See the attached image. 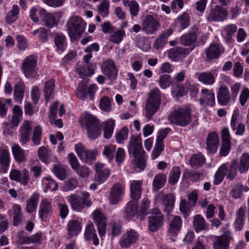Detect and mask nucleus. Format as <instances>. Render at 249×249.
<instances>
[{"label":"nucleus","mask_w":249,"mask_h":249,"mask_svg":"<svg viewBox=\"0 0 249 249\" xmlns=\"http://www.w3.org/2000/svg\"><path fill=\"white\" fill-rule=\"evenodd\" d=\"M54 43L56 50L59 52H64L67 48V38L61 33H55L54 34Z\"/></svg>","instance_id":"72a5a7b5"},{"label":"nucleus","mask_w":249,"mask_h":249,"mask_svg":"<svg viewBox=\"0 0 249 249\" xmlns=\"http://www.w3.org/2000/svg\"><path fill=\"white\" fill-rule=\"evenodd\" d=\"M160 23L157 14H148L142 20V31L145 34L153 35L159 30Z\"/></svg>","instance_id":"0eeeda50"},{"label":"nucleus","mask_w":249,"mask_h":249,"mask_svg":"<svg viewBox=\"0 0 249 249\" xmlns=\"http://www.w3.org/2000/svg\"><path fill=\"white\" fill-rule=\"evenodd\" d=\"M205 161V158L200 153L195 154L192 156L189 162L192 167H200Z\"/></svg>","instance_id":"4d7b16f0"},{"label":"nucleus","mask_w":249,"mask_h":249,"mask_svg":"<svg viewBox=\"0 0 249 249\" xmlns=\"http://www.w3.org/2000/svg\"><path fill=\"white\" fill-rule=\"evenodd\" d=\"M128 130L126 127H124L115 134L116 141L118 143H123L128 138Z\"/></svg>","instance_id":"0e129e2a"},{"label":"nucleus","mask_w":249,"mask_h":249,"mask_svg":"<svg viewBox=\"0 0 249 249\" xmlns=\"http://www.w3.org/2000/svg\"><path fill=\"white\" fill-rule=\"evenodd\" d=\"M239 111L238 109L233 110L230 122V125L232 131L238 136H243L246 131V126L244 123H238Z\"/></svg>","instance_id":"ddd939ff"},{"label":"nucleus","mask_w":249,"mask_h":249,"mask_svg":"<svg viewBox=\"0 0 249 249\" xmlns=\"http://www.w3.org/2000/svg\"><path fill=\"white\" fill-rule=\"evenodd\" d=\"M249 190V187L247 185H243L241 183H237L233 185L230 191L232 197L237 199L241 197L243 192H247Z\"/></svg>","instance_id":"49530a36"},{"label":"nucleus","mask_w":249,"mask_h":249,"mask_svg":"<svg viewBox=\"0 0 249 249\" xmlns=\"http://www.w3.org/2000/svg\"><path fill=\"white\" fill-rule=\"evenodd\" d=\"M54 88L55 84L53 79H50L45 83L43 92L45 100L47 102L53 98L54 96Z\"/></svg>","instance_id":"ea45409f"},{"label":"nucleus","mask_w":249,"mask_h":249,"mask_svg":"<svg viewBox=\"0 0 249 249\" xmlns=\"http://www.w3.org/2000/svg\"><path fill=\"white\" fill-rule=\"evenodd\" d=\"M102 70L103 74L110 80L114 81L116 79L118 71L113 60L108 59L104 61L102 65Z\"/></svg>","instance_id":"f3484780"},{"label":"nucleus","mask_w":249,"mask_h":249,"mask_svg":"<svg viewBox=\"0 0 249 249\" xmlns=\"http://www.w3.org/2000/svg\"><path fill=\"white\" fill-rule=\"evenodd\" d=\"M42 137V128L39 125L36 126L33 132L32 141L34 145H38L40 144Z\"/></svg>","instance_id":"69168bd1"},{"label":"nucleus","mask_w":249,"mask_h":249,"mask_svg":"<svg viewBox=\"0 0 249 249\" xmlns=\"http://www.w3.org/2000/svg\"><path fill=\"white\" fill-rule=\"evenodd\" d=\"M81 223L79 220L72 219L67 224V230L69 235H76L81 230Z\"/></svg>","instance_id":"c03bdc74"},{"label":"nucleus","mask_w":249,"mask_h":249,"mask_svg":"<svg viewBox=\"0 0 249 249\" xmlns=\"http://www.w3.org/2000/svg\"><path fill=\"white\" fill-rule=\"evenodd\" d=\"M192 109L190 106L179 107L175 109L168 116L170 124L185 127L192 122Z\"/></svg>","instance_id":"f03ea898"},{"label":"nucleus","mask_w":249,"mask_h":249,"mask_svg":"<svg viewBox=\"0 0 249 249\" xmlns=\"http://www.w3.org/2000/svg\"><path fill=\"white\" fill-rule=\"evenodd\" d=\"M109 4V0H103L98 5V13L102 17L106 18L108 16Z\"/></svg>","instance_id":"e2e57ef3"},{"label":"nucleus","mask_w":249,"mask_h":249,"mask_svg":"<svg viewBox=\"0 0 249 249\" xmlns=\"http://www.w3.org/2000/svg\"><path fill=\"white\" fill-rule=\"evenodd\" d=\"M228 12L226 9L220 6H216L212 8L210 12L206 14V19L209 21H222L227 18Z\"/></svg>","instance_id":"9b49d317"},{"label":"nucleus","mask_w":249,"mask_h":249,"mask_svg":"<svg viewBox=\"0 0 249 249\" xmlns=\"http://www.w3.org/2000/svg\"><path fill=\"white\" fill-rule=\"evenodd\" d=\"M125 36V32L124 30H117L110 33L109 40L115 44H119L123 40Z\"/></svg>","instance_id":"13d9d810"},{"label":"nucleus","mask_w":249,"mask_h":249,"mask_svg":"<svg viewBox=\"0 0 249 249\" xmlns=\"http://www.w3.org/2000/svg\"><path fill=\"white\" fill-rule=\"evenodd\" d=\"M19 10L18 5L14 4L12 6L11 10L6 14L5 16V19L7 24H11L17 20Z\"/></svg>","instance_id":"09e8293b"},{"label":"nucleus","mask_w":249,"mask_h":249,"mask_svg":"<svg viewBox=\"0 0 249 249\" xmlns=\"http://www.w3.org/2000/svg\"><path fill=\"white\" fill-rule=\"evenodd\" d=\"M175 197L172 194H168L164 196L163 200V211L167 214L173 211L175 205Z\"/></svg>","instance_id":"58836bf2"},{"label":"nucleus","mask_w":249,"mask_h":249,"mask_svg":"<svg viewBox=\"0 0 249 249\" xmlns=\"http://www.w3.org/2000/svg\"><path fill=\"white\" fill-rule=\"evenodd\" d=\"M222 145L220 150L219 155L221 157L226 156L229 153L231 148V137L229 129L225 127L221 130Z\"/></svg>","instance_id":"2eb2a0df"},{"label":"nucleus","mask_w":249,"mask_h":249,"mask_svg":"<svg viewBox=\"0 0 249 249\" xmlns=\"http://www.w3.org/2000/svg\"><path fill=\"white\" fill-rule=\"evenodd\" d=\"M138 212V202L132 200L127 203L123 211V217L126 220H130Z\"/></svg>","instance_id":"aec40b11"},{"label":"nucleus","mask_w":249,"mask_h":249,"mask_svg":"<svg viewBox=\"0 0 249 249\" xmlns=\"http://www.w3.org/2000/svg\"><path fill=\"white\" fill-rule=\"evenodd\" d=\"M191 50L184 47H175L170 49L168 52V56L172 61H178L182 60L189 54Z\"/></svg>","instance_id":"a211bd4d"},{"label":"nucleus","mask_w":249,"mask_h":249,"mask_svg":"<svg viewBox=\"0 0 249 249\" xmlns=\"http://www.w3.org/2000/svg\"><path fill=\"white\" fill-rule=\"evenodd\" d=\"M76 152L80 159L84 162L89 163L96 159V156L91 150H87L81 143L75 146Z\"/></svg>","instance_id":"6ab92c4d"},{"label":"nucleus","mask_w":249,"mask_h":249,"mask_svg":"<svg viewBox=\"0 0 249 249\" xmlns=\"http://www.w3.org/2000/svg\"><path fill=\"white\" fill-rule=\"evenodd\" d=\"M33 165L31 172L36 178H40L42 173V166L37 160H32L31 161Z\"/></svg>","instance_id":"338daca9"},{"label":"nucleus","mask_w":249,"mask_h":249,"mask_svg":"<svg viewBox=\"0 0 249 249\" xmlns=\"http://www.w3.org/2000/svg\"><path fill=\"white\" fill-rule=\"evenodd\" d=\"M15 161L18 163L25 162L26 160L25 151L18 144H14L11 148Z\"/></svg>","instance_id":"e433bc0d"},{"label":"nucleus","mask_w":249,"mask_h":249,"mask_svg":"<svg viewBox=\"0 0 249 249\" xmlns=\"http://www.w3.org/2000/svg\"><path fill=\"white\" fill-rule=\"evenodd\" d=\"M57 209L60 217L63 219H65L69 213V209L67 204L63 200L57 203Z\"/></svg>","instance_id":"680f3d73"},{"label":"nucleus","mask_w":249,"mask_h":249,"mask_svg":"<svg viewBox=\"0 0 249 249\" xmlns=\"http://www.w3.org/2000/svg\"><path fill=\"white\" fill-rule=\"evenodd\" d=\"M115 125V121L113 119H108L103 123V136L105 139H109L113 132Z\"/></svg>","instance_id":"37998d69"},{"label":"nucleus","mask_w":249,"mask_h":249,"mask_svg":"<svg viewBox=\"0 0 249 249\" xmlns=\"http://www.w3.org/2000/svg\"><path fill=\"white\" fill-rule=\"evenodd\" d=\"M166 175L163 173H159L154 178L152 187L153 190L158 191L162 188L166 182Z\"/></svg>","instance_id":"de8ad7c7"},{"label":"nucleus","mask_w":249,"mask_h":249,"mask_svg":"<svg viewBox=\"0 0 249 249\" xmlns=\"http://www.w3.org/2000/svg\"><path fill=\"white\" fill-rule=\"evenodd\" d=\"M66 26L69 36L75 38L81 36L85 29L86 23L81 17L74 16L69 18Z\"/></svg>","instance_id":"20e7f679"},{"label":"nucleus","mask_w":249,"mask_h":249,"mask_svg":"<svg viewBox=\"0 0 249 249\" xmlns=\"http://www.w3.org/2000/svg\"><path fill=\"white\" fill-rule=\"evenodd\" d=\"M116 147L115 145L109 144L105 146L103 154L108 159L109 161L113 160L114 154L116 151Z\"/></svg>","instance_id":"774afa93"},{"label":"nucleus","mask_w":249,"mask_h":249,"mask_svg":"<svg viewBox=\"0 0 249 249\" xmlns=\"http://www.w3.org/2000/svg\"><path fill=\"white\" fill-rule=\"evenodd\" d=\"M95 181L99 184H102L106 180L110 175V171L106 165L101 162L95 164Z\"/></svg>","instance_id":"f8f14e48"},{"label":"nucleus","mask_w":249,"mask_h":249,"mask_svg":"<svg viewBox=\"0 0 249 249\" xmlns=\"http://www.w3.org/2000/svg\"><path fill=\"white\" fill-rule=\"evenodd\" d=\"M139 238V234L133 229L127 230L121 237L119 243L122 248L127 249L136 243Z\"/></svg>","instance_id":"1a4fd4ad"},{"label":"nucleus","mask_w":249,"mask_h":249,"mask_svg":"<svg viewBox=\"0 0 249 249\" xmlns=\"http://www.w3.org/2000/svg\"><path fill=\"white\" fill-rule=\"evenodd\" d=\"M96 65L94 64H85L84 66H79L76 69L78 74L83 78L85 76H90L94 73Z\"/></svg>","instance_id":"a19ab883"},{"label":"nucleus","mask_w":249,"mask_h":249,"mask_svg":"<svg viewBox=\"0 0 249 249\" xmlns=\"http://www.w3.org/2000/svg\"><path fill=\"white\" fill-rule=\"evenodd\" d=\"M122 3L125 6H128L132 17H137L139 13L140 7L139 3L135 0H123Z\"/></svg>","instance_id":"8fccbe9b"},{"label":"nucleus","mask_w":249,"mask_h":249,"mask_svg":"<svg viewBox=\"0 0 249 249\" xmlns=\"http://www.w3.org/2000/svg\"><path fill=\"white\" fill-rule=\"evenodd\" d=\"M124 193V186L120 183L113 185L110 189L109 196L110 203L112 205L118 204L122 200Z\"/></svg>","instance_id":"4468645a"},{"label":"nucleus","mask_w":249,"mask_h":249,"mask_svg":"<svg viewBox=\"0 0 249 249\" xmlns=\"http://www.w3.org/2000/svg\"><path fill=\"white\" fill-rule=\"evenodd\" d=\"M182 225V220L180 216L175 215L170 221L168 228V234L170 236H176L180 231Z\"/></svg>","instance_id":"b1692460"},{"label":"nucleus","mask_w":249,"mask_h":249,"mask_svg":"<svg viewBox=\"0 0 249 249\" xmlns=\"http://www.w3.org/2000/svg\"><path fill=\"white\" fill-rule=\"evenodd\" d=\"M148 219L149 220L148 227L149 230L152 232H155L158 230L162 225L163 221L162 215H151L149 216Z\"/></svg>","instance_id":"79ce46f5"},{"label":"nucleus","mask_w":249,"mask_h":249,"mask_svg":"<svg viewBox=\"0 0 249 249\" xmlns=\"http://www.w3.org/2000/svg\"><path fill=\"white\" fill-rule=\"evenodd\" d=\"M193 224L196 232L208 229V225L205 219L200 214H197L194 217Z\"/></svg>","instance_id":"a18cd8bd"},{"label":"nucleus","mask_w":249,"mask_h":249,"mask_svg":"<svg viewBox=\"0 0 249 249\" xmlns=\"http://www.w3.org/2000/svg\"><path fill=\"white\" fill-rule=\"evenodd\" d=\"M237 163V160L233 159L231 162L223 163L220 166L225 177L230 181L233 180L238 175V171L236 168Z\"/></svg>","instance_id":"9d476101"},{"label":"nucleus","mask_w":249,"mask_h":249,"mask_svg":"<svg viewBox=\"0 0 249 249\" xmlns=\"http://www.w3.org/2000/svg\"><path fill=\"white\" fill-rule=\"evenodd\" d=\"M236 168L241 174H246L249 169V154L244 153L239 159Z\"/></svg>","instance_id":"4c0bfd02"},{"label":"nucleus","mask_w":249,"mask_h":249,"mask_svg":"<svg viewBox=\"0 0 249 249\" xmlns=\"http://www.w3.org/2000/svg\"><path fill=\"white\" fill-rule=\"evenodd\" d=\"M31 131V122L28 121H24L19 129V140L22 145L27 143L29 141Z\"/></svg>","instance_id":"c756f323"},{"label":"nucleus","mask_w":249,"mask_h":249,"mask_svg":"<svg viewBox=\"0 0 249 249\" xmlns=\"http://www.w3.org/2000/svg\"><path fill=\"white\" fill-rule=\"evenodd\" d=\"M38 198V195L34 194L31 198L27 200L26 211L28 213H31L36 211Z\"/></svg>","instance_id":"603ef678"},{"label":"nucleus","mask_w":249,"mask_h":249,"mask_svg":"<svg viewBox=\"0 0 249 249\" xmlns=\"http://www.w3.org/2000/svg\"><path fill=\"white\" fill-rule=\"evenodd\" d=\"M81 194V197H78L75 194H71L68 197L72 210L78 212H81L85 208L90 207L92 205L89 198L90 194L88 192H82Z\"/></svg>","instance_id":"423d86ee"},{"label":"nucleus","mask_w":249,"mask_h":249,"mask_svg":"<svg viewBox=\"0 0 249 249\" xmlns=\"http://www.w3.org/2000/svg\"><path fill=\"white\" fill-rule=\"evenodd\" d=\"M53 172L60 180H63L67 178L66 167L61 164H54L53 167Z\"/></svg>","instance_id":"6e6d98bb"},{"label":"nucleus","mask_w":249,"mask_h":249,"mask_svg":"<svg viewBox=\"0 0 249 249\" xmlns=\"http://www.w3.org/2000/svg\"><path fill=\"white\" fill-rule=\"evenodd\" d=\"M196 35L194 33H190L182 36L180 40L181 43L183 45L189 46L193 45V47H194V44L196 41ZM193 49V48H192L191 50L192 51Z\"/></svg>","instance_id":"864d4df0"},{"label":"nucleus","mask_w":249,"mask_h":249,"mask_svg":"<svg viewBox=\"0 0 249 249\" xmlns=\"http://www.w3.org/2000/svg\"><path fill=\"white\" fill-rule=\"evenodd\" d=\"M39 14L44 25L47 28H52L56 24L55 16L54 14L48 13L44 9H40Z\"/></svg>","instance_id":"7c9ffc66"},{"label":"nucleus","mask_w":249,"mask_h":249,"mask_svg":"<svg viewBox=\"0 0 249 249\" xmlns=\"http://www.w3.org/2000/svg\"><path fill=\"white\" fill-rule=\"evenodd\" d=\"M224 52V49L220 44L212 43L206 51V57L209 59L218 58Z\"/></svg>","instance_id":"a878e982"},{"label":"nucleus","mask_w":249,"mask_h":249,"mask_svg":"<svg viewBox=\"0 0 249 249\" xmlns=\"http://www.w3.org/2000/svg\"><path fill=\"white\" fill-rule=\"evenodd\" d=\"M218 136L215 132L207 135L206 138V149L210 153H215L218 146Z\"/></svg>","instance_id":"bb28decb"},{"label":"nucleus","mask_w":249,"mask_h":249,"mask_svg":"<svg viewBox=\"0 0 249 249\" xmlns=\"http://www.w3.org/2000/svg\"><path fill=\"white\" fill-rule=\"evenodd\" d=\"M10 156L7 146L0 147V165L4 173H6L10 166Z\"/></svg>","instance_id":"c85d7f7f"},{"label":"nucleus","mask_w":249,"mask_h":249,"mask_svg":"<svg viewBox=\"0 0 249 249\" xmlns=\"http://www.w3.org/2000/svg\"><path fill=\"white\" fill-rule=\"evenodd\" d=\"M13 225L18 226L23 220V214L19 205L15 204L13 206Z\"/></svg>","instance_id":"3c124183"},{"label":"nucleus","mask_w":249,"mask_h":249,"mask_svg":"<svg viewBox=\"0 0 249 249\" xmlns=\"http://www.w3.org/2000/svg\"><path fill=\"white\" fill-rule=\"evenodd\" d=\"M84 237L87 240H93V244L98 246L99 243V239L96 234V231L92 223L86 226L84 233Z\"/></svg>","instance_id":"2f4dec72"},{"label":"nucleus","mask_w":249,"mask_h":249,"mask_svg":"<svg viewBox=\"0 0 249 249\" xmlns=\"http://www.w3.org/2000/svg\"><path fill=\"white\" fill-rule=\"evenodd\" d=\"M181 169L179 166H174L171 170L169 177L168 183L172 185L176 184L180 178Z\"/></svg>","instance_id":"5fc2aeb1"},{"label":"nucleus","mask_w":249,"mask_h":249,"mask_svg":"<svg viewBox=\"0 0 249 249\" xmlns=\"http://www.w3.org/2000/svg\"><path fill=\"white\" fill-rule=\"evenodd\" d=\"M218 103L223 106H226L230 103L231 96L229 88L226 86H220L217 93Z\"/></svg>","instance_id":"5701e85b"},{"label":"nucleus","mask_w":249,"mask_h":249,"mask_svg":"<svg viewBox=\"0 0 249 249\" xmlns=\"http://www.w3.org/2000/svg\"><path fill=\"white\" fill-rule=\"evenodd\" d=\"M37 61V56L35 54L30 55L23 59L21 65V70L26 78H36L38 73Z\"/></svg>","instance_id":"39448f33"},{"label":"nucleus","mask_w":249,"mask_h":249,"mask_svg":"<svg viewBox=\"0 0 249 249\" xmlns=\"http://www.w3.org/2000/svg\"><path fill=\"white\" fill-rule=\"evenodd\" d=\"M201 92L202 95L199 99L200 104L202 106L214 107L215 104L214 93L212 90L205 88L202 89Z\"/></svg>","instance_id":"4be33fe9"},{"label":"nucleus","mask_w":249,"mask_h":249,"mask_svg":"<svg viewBox=\"0 0 249 249\" xmlns=\"http://www.w3.org/2000/svg\"><path fill=\"white\" fill-rule=\"evenodd\" d=\"M52 213L51 203L46 199H43L40 202L38 210V214L41 220L46 221Z\"/></svg>","instance_id":"412c9836"},{"label":"nucleus","mask_w":249,"mask_h":249,"mask_svg":"<svg viewBox=\"0 0 249 249\" xmlns=\"http://www.w3.org/2000/svg\"><path fill=\"white\" fill-rule=\"evenodd\" d=\"M142 180H132L130 183V196L132 200L137 201L142 194Z\"/></svg>","instance_id":"473e14b6"},{"label":"nucleus","mask_w":249,"mask_h":249,"mask_svg":"<svg viewBox=\"0 0 249 249\" xmlns=\"http://www.w3.org/2000/svg\"><path fill=\"white\" fill-rule=\"evenodd\" d=\"M98 87L96 84H91L87 87L85 82H82L78 84L75 91L76 96L82 100H85L89 95L90 100L94 99V95L97 91Z\"/></svg>","instance_id":"6e6552de"},{"label":"nucleus","mask_w":249,"mask_h":249,"mask_svg":"<svg viewBox=\"0 0 249 249\" xmlns=\"http://www.w3.org/2000/svg\"><path fill=\"white\" fill-rule=\"evenodd\" d=\"M161 93L158 88H154L149 92L145 113V116L148 120H151L159 109L161 103Z\"/></svg>","instance_id":"7ed1b4c3"},{"label":"nucleus","mask_w":249,"mask_h":249,"mask_svg":"<svg viewBox=\"0 0 249 249\" xmlns=\"http://www.w3.org/2000/svg\"><path fill=\"white\" fill-rule=\"evenodd\" d=\"M128 151L129 154L134 157L135 168L139 169L140 171H143L146 166V159L142 146L141 135H133L130 137Z\"/></svg>","instance_id":"f257e3e1"},{"label":"nucleus","mask_w":249,"mask_h":249,"mask_svg":"<svg viewBox=\"0 0 249 249\" xmlns=\"http://www.w3.org/2000/svg\"><path fill=\"white\" fill-rule=\"evenodd\" d=\"M230 238L231 233L228 231L217 236L213 244V249H228Z\"/></svg>","instance_id":"cd10ccee"},{"label":"nucleus","mask_w":249,"mask_h":249,"mask_svg":"<svg viewBox=\"0 0 249 249\" xmlns=\"http://www.w3.org/2000/svg\"><path fill=\"white\" fill-rule=\"evenodd\" d=\"M86 129L87 131L88 138L92 140H94L98 138L101 135L102 133V130L100 124Z\"/></svg>","instance_id":"bf43d9fd"},{"label":"nucleus","mask_w":249,"mask_h":249,"mask_svg":"<svg viewBox=\"0 0 249 249\" xmlns=\"http://www.w3.org/2000/svg\"><path fill=\"white\" fill-rule=\"evenodd\" d=\"M195 76L200 82L205 85H212L215 82V77L212 72L197 73Z\"/></svg>","instance_id":"c9c22d12"},{"label":"nucleus","mask_w":249,"mask_h":249,"mask_svg":"<svg viewBox=\"0 0 249 249\" xmlns=\"http://www.w3.org/2000/svg\"><path fill=\"white\" fill-rule=\"evenodd\" d=\"M79 122L81 125L85 126L86 128L100 124L99 119L88 112H85L81 115Z\"/></svg>","instance_id":"393cba45"},{"label":"nucleus","mask_w":249,"mask_h":249,"mask_svg":"<svg viewBox=\"0 0 249 249\" xmlns=\"http://www.w3.org/2000/svg\"><path fill=\"white\" fill-rule=\"evenodd\" d=\"M51 154V150L46 147L41 146L38 149V156L43 162H49Z\"/></svg>","instance_id":"052dcab7"},{"label":"nucleus","mask_w":249,"mask_h":249,"mask_svg":"<svg viewBox=\"0 0 249 249\" xmlns=\"http://www.w3.org/2000/svg\"><path fill=\"white\" fill-rule=\"evenodd\" d=\"M190 16L187 12H183L178 16L175 21V27L179 30L187 28L190 25Z\"/></svg>","instance_id":"f704fd0d"},{"label":"nucleus","mask_w":249,"mask_h":249,"mask_svg":"<svg viewBox=\"0 0 249 249\" xmlns=\"http://www.w3.org/2000/svg\"><path fill=\"white\" fill-rule=\"evenodd\" d=\"M92 215L93 221L95 223L100 236H103L106 233L107 218L104 214L99 210L95 211Z\"/></svg>","instance_id":"dca6fc26"}]
</instances>
